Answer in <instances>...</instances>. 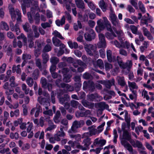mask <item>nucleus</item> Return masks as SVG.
Listing matches in <instances>:
<instances>
[{"instance_id":"obj_55","label":"nucleus","mask_w":154,"mask_h":154,"mask_svg":"<svg viewBox=\"0 0 154 154\" xmlns=\"http://www.w3.org/2000/svg\"><path fill=\"white\" fill-rule=\"evenodd\" d=\"M138 6L139 9L140 10L141 12L143 13H145L146 12L145 8L144 5L141 1H139L138 2Z\"/></svg>"},{"instance_id":"obj_1","label":"nucleus","mask_w":154,"mask_h":154,"mask_svg":"<svg viewBox=\"0 0 154 154\" xmlns=\"http://www.w3.org/2000/svg\"><path fill=\"white\" fill-rule=\"evenodd\" d=\"M103 21L102 19H100L97 21L98 25V27H96V29L98 32H100L101 30H104L105 28L107 30L110 32H112L113 30L112 28L111 25L106 17H103Z\"/></svg>"},{"instance_id":"obj_23","label":"nucleus","mask_w":154,"mask_h":154,"mask_svg":"<svg viewBox=\"0 0 154 154\" xmlns=\"http://www.w3.org/2000/svg\"><path fill=\"white\" fill-rule=\"evenodd\" d=\"M61 115L60 111L59 110L57 111L53 118L54 121L55 123H59L60 122L59 118Z\"/></svg>"},{"instance_id":"obj_10","label":"nucleus","mask_w":154,"mask_h":154,"mask_svg":"<svg viewBox=\"0 0 154 154\" xmlns=\"http://www.w3.org/2000/svg\"><path fill=\"white\" fill-rule=\"evenodd\" d=\"M95 33L94 31L91 29L90 31V33L88 32L86 33L84 35V37L86 40L90 41L95 38Z\"/></svg>"},{"instance_id":"obj_13","label":"nucleus","mask_w":154,"mask_h":154,"mask_svg":"<svg viewBox=\"0 0 154 154\" xmlns=\"http://www.w3.org/2000/svg\"><path fill=\"white\" fill-rule=\"evenodd\" d=\"M10 24L11 30L13 32H16L17 35H19L20 33V30L18 24L16 23L14 25L13 23L11 22Z\"/></svg>"},{"instance_id":"obj_53","label":"nucleus","mask_w":154,"mask_h":154,"mask_svg":"<svg viewBox=\"0 0 154 154\" xmlns=\"http://www.w3.org/2000/svg\"><path fill=\"white\" fill-rule=\"evenodd\" d=\"M23 27L24 31L26 32H29L30 30V26L28 23H26L23 25Z\"/></svg>"},{"instance_id":"obj_50","label":"nucleus","mask_w":154,"mask_h":154,"mask_svg":"<svg viewBox=\"0 0 154 154\" xmlns=\"http://www.w3.org/2000/svg\"><path fill=\"white\" fill-rule=\"evenodd\" d=\"M96 63L97 66H99L101 69H104L103 63L101 60H98L96 61Z\"/></svg>"},{"instance_id":"obj_48","label":"nucleus","mask_w":154,"mask_h":154,"mask_svg":"<svg viewBox=\"0 0 154 154\" xmlns=\"http://www.w3.org/2000/svg\"><path fill=\"white\" fill-rule=\"evenodd\" d=\"M97 47L99 48H105L106 47V42H99L97 45Z\"/></svg>"},{"instance_id":"obj_25","label":"nucleus","mask_w":154,"mask_h":154,"mask_svg":"<svg viewBox=\"0 0 154 154\" xmlns=\"http://www.w3.org/2000/svg\"><path fill=\"white\" fill-rule=\"evenodd\" d=\"M75 2L78 8L82 9L85 8L84 3L82 0H75Z\"/></svg>"},{"instance_id":"obj_7","label":"nucleus","mask_w":154,"mask_h":154,"mask_svg":"<svg viewBox=\"0 0 154 154\" xmlns=\"http://www.w3.org/2000/svg\"><path fill=\"white\" fill-rule=\"evenodd\" d=\"M84 124L85 122L83 120H75L72 123L71 129L73 132H76L78 128L82 127Z\"/></svg>"},{"instance_id":"obj_39","label":"nucleus","mask_w":154,"mask_h":154,"mask_svg":"<svg viewBox=\"0 0 154 154\" xmlns=\"http://www.w3.org/2000/svg\"><path fill=\"white\" fill-rule=\"evenodd\" d=\"M141 96L143 97L144 98L146 99L147 100H149L150 97L148 95L147 91L145 90H143L142 91Z\"/></svg>"},{"instance_id":"obj_61","label":"nucleus","mask_w":154,"mask_h":154,"mask_svg":"<svg viewBox=\"0 0 154 154\" xmlns=\"http://www.w3.org/2000/svg\"><path fill=\"white\" fill-rule=\"evenodd\" d=\"M51 45L50 44H47L44 47L43 51L45 52H48L51 51Z\"/></svg>"},{"instance_id":"obj_17","label":"nucleus","mask_w":154,"mask_h":154,"mask_svg":"<svg viewBox=\"0 0 154 154\" xmlns=\"http://www.w3.org/2000/svg\"><path fill=\"white\" fill-rule=\"evenodd\" d=\"M96 126L93 125L88 128V129L89 131V133L88 135H90L92 136L93 135H95L97 132V130L95 128Z\"/></svg>"},{"instance_id":"obj_30","label":"nucleus","mask_w":154,"mask_h":154,"mask_svg":"<svg viewBox=\"0 0 154 154\" xmlns=\"http://www.w3.org/2000/svg\"><path fill=\"white\" fill-rule=\"evenodd\" d=\"M35 82L33 79L30 77H28L26 80V83L29 87H32Z\"/></svg>"},{"instance_id":"obj_33","label":"nucleus","mask_w":154,"mask_h":154,"mask_svg":"<svg viewBox=\"0 0 154 154\" xmlns=\"http://www.w3.org/2000/svg\"><path fill=\"white\" fill-rule=\"evenodd\" d=\"M68 43L69 47L72 49L73 48L77 49L78 47V43L75 42H73L71 41H69L68 42Z\"/></svg>"},{"instance_id":"obj_56","label":"nucleus","mask_w":154,"mask_h":154,"mask_svg":"<svg viewBox=\"0 0 154 154\" xmlns=\"http://www.w3.org/2000/svg\"><path fill=\"white\" fill-rule=\"evenodd\" d=\"M19 137V134L17 132H16L14 134L13 133H11L10 135V137L11 139H15L16 140L18 139Z\"/></svg>"},{"instance_id":"obj_60","label":"nucleus","mask_w":154,"mask_h":154,"mask_svg":"<svg viewBox=\"0 0 154 154\" xmlns=\"http://www.w3.org/2000/svg\"><path fill=\"white\" fill-rule=\"evenodd\" d=\"M125 122H127L128 125H129L130 124L131 119L130 117L128 116V113L126 112L125 114Z\"/></svg>"},{"instance_id":"obj_42","label":"nucleus","mask_w":154,"mask_h":154,"mask_svg":"<svg viewBox=\"0 0 154 154\" xmlns=\"http://www.w3.org/2000/svg\"><path fill=\"white\" fill-rule=\"evenodd\" d=\"M82 103L84 106L85 107H88L89 108L93 107L94 105V103H91L90 104L89 103L84 100L82 101Z\"/></svg>"},{"instance_id":"obj_24","label":"nucleus","mask_w":154,"mask_h":154,"mask_svg":"<svg viewBox=\"0 0 154 154\" xmlns=\"http://www.w3.org/2000/svg\"><path fill=\"white\" fill-rule=\"evenodd\" d=\"M45 133L43 131L41 132L38 131L34 135V137L36 138H39V139H43L44 138Z\"/></svg>"},{"instance_id":"obj_51","label":"nucleus","mask_w":154,"mask_h":154,"mask_svg":"<svg viewBox=\"0 0 154 154\" xmlns=\"http://www.w3.org/2000/svg\"><path fill=\"white\" fill-rule=\"evenodd\" d=\"M45 116H46V118L49 116H52L53 115L52 111L51 109H49L48 110L44 111L43 112Z\"/></svg>"},{"instance_id":"obj_34","label":"nucleus","mask_w":154,"mask_h":154,"mask_svg":"<svg viewBox=\"0 0 154 154\" xmlns=\"http://www.w3.org/2000/svg\"><path fill=\"white\" fill-rule=\"evenodd\" d=\"M15 78L12 76L11 77L10 79V85L11 87H14L17 86L18 84L16 83L15 82Z\"/></svg>"},{"instance_id":"obj_58","label":"nucleus","mask_w":154,"mask_h":154,"mask_svg":"<svg viewBox=\"0 0 154 154\" xmlns=\"http://www.w3.org/2000/svg\"><path fill=\"white\" fill-rule=\"evenodd\" d=\"M130 29L132 32L135 34H137V31L138 30L137 27L133 25L130 26Z\"/></svg>"},{"instance_id":"obj_64","label":"nucleus","mask_w":154,"mask_h":154,"mask_svg":"<svg viewBox=\"0 0 154 154\" xmlns=\"http://www.w3.org/2000/svg\"><path fill=\"white\" fill-rule=\"evenodd\" d=\"M82 85V84L80 82H77L75 84V88L76 91H78L80 90Z\"/></svg>"},{"instance_id":"obj_28","label":"nucleus","mask_w":154,"mask_h":154,"mask_svg":"<svg viewBox=\"0 0 154 154\" xmlns=\"http://www.w3.org/2000/svg\"><path fill=\"white\" fill-rule=\"evenodd\" d=\"M99 5L103 12L106 11L107 10V5L103 0H101L100 2Z\"/></svg>"},{"instance_id":"obj_38","label":"nucleus","mask_w":154,"mask_h":154,"mask_svg":"<svg viewBox=\"0 0 154 154\" xmlns=\"http://www.w3.org/2000/svg\"><path fill=\"white\" fill-rule=\"evenodd\" d=\"M52 34L54 35V37H55L56 38H58L61 39H64V38L62 36L60 33L56 30L52 32Z\"/></svg>"},{"instance_id":"obj_57","label":"nucleus","mask_w":154,"mask_h":154,"mask_svg":"<svg viewBox=\"0 0 154 154\" xmlns=\"http://www.w3.org/2000/svg\"><path fill=\"white\" fill-rule=\"evenodd\" d=\"M111 43L112 44L115 45L116 47L119 48H120L122 47V44H120L119 42L116 40L112 41L111 42Z\"/></svg>"},{"instance_id":"obj_37","label":"nucleus","mask_w":154,"mask_h":154,"mask_svg":"<svg viewBox=\"0 0 154 154\" xmlns=\"http://www.w3.org/2000/svg\"><path fill=\"white\" fill-rule=\"evenodd\" d=\"M1 27L2 29L3 30H5L6 31H8L9 30V28L8 26L7 23L4 21L1 22V25L0 27Z\"/></svg>"},{"instance_id":"obj_54","label":"nucleus","mask_w":154,"mask_h":154,"mask_svg":"<svg viewBox=\"0 0 154 154\" xmlns=\"http://www.w3.org/2000/svg\"><path fill=\"white\" fill-rule=\"evenodd\" d=\"M132 94L129 95V97L131 100L136 99L137 97V91H131Z\"/></svg>"},{"instance_id":"obj_32","label":"nucleus","mask_w":154,"mask_h":154,"mask_svg":"<svg viewBox=\"0 0 154 154\" xmlns=\"http://www.w3.org/2000/svg\"><path fill=\"white\" fill-rule=\"evenodd\" d=\"M117 60L119 65L121 67L124 69L128 68L126 64V63H123L120 57L117 56Z\"/></svg>"},{"instance_id":"obj_8","label":"nucleus","mask_w":154,"mask_h":154,"mask_svg":"<svg viewBox=\"0 0 154 154\" xmlns=\"http://www.w3.org/2000/svg\"><path fill=\"white\" fill-rule=\"evenodd\" d=\"M88 133H85L83 134L82 137V138H85L82 144L83 146L85 148L88 147L91 144V139L88 137Z\"/></svg>"},{"instance_id":"obj_29","label":"nucleus","mask_w":154,"mask_h":154,"mask_svg":"<svg viewBox=\"0 0 154 154\" xmlns=\"http://www.w3.org/2000/svg\"><path fill=\"white\" fill-rule=\"evenodd\" d=\"M110 32V33L107 32L105 34V36L107 39H113L114 37H116V35L113 31H112V32Z\"/></svg>"},{"instance_id":"obj_12","label":"nucleus","mask_w":154,"mask_h":154,"mask_svg":"<svg viewBox=\"0 0 154 154\" xmlns=\"http://www.w3.org/2000/svg\"><path fill=\"white\" fill-rule=\"evenodd\" d=\"M100 83L104 85L107 88L109 89L112 85H115V80L114 79H112L106 81H101Z\"/></svg>"},{"instance_id":"obj_63","label":"nucleus","mask_w":154,"mask_h":154,"mask_svg":"<svg viewBox=\"0 0 154 154\" xmlns=\"http://www.w3.org/2000/svg\"><path fill=\"white\" fill-rule=\"evenodd\" d=\"M96 93L94 94H88L87 95V97L88 100L91 101H93L94 100H95Z\"/></svg>"},{"instance_id":"obj_62","label":"nucleus","mask_w":154,"mask_h":154,"mask_svg":"<svg viewBox=\"0 0 154 154\" xmlns=\"http://www.w3.org/2000/svg\"><path fill=\"white\" fill-rule=\"evenodd\" d=\"M63 88H66L67 91H72L74 90L73 87L68 84H65V86Z\"/></svg>"},{"instance_id":"obj_44","label":"nucleus","mask_w":154,"mask_h":154,"mask_svg":"<svg viewBox=\"0 0 154 154\" xmlns=\"http://www.w3.org/2000/svg\"><path fill=\"white\" fill-rule=\"evenodd\" d=\"M41 61V60L37 58L35 59V64L36 66L39 68L40 70H42L43 69L42 66Z\"/></svg>"},{"instance_id":"obj_27","label":"nucleus","mask_w":154,"mask_h":154,"mask_svg":"<svg viewBox=\"0 0 154 154\" xmlns=\"http://www.w3.org/2000/svg\"><path fill=\"white\" fill-rule=\"evenodd\" d=\"M97 106L101 110H103L105 109H107L109 108L108 105L106 104V103L104 102H102L98 103L97 104Z\"/></svg>"},{"instance_id":"obj_45","label":"nucleus","mask_w":154,"mask_h":154,"mask_svg":"<svg viewBox=\"0 0 154 154\" xmlns=\"http://www.w3.org/2000/svg\"><path fill=\"white\" fill-rule=\"evenodd\" d=\"M94 85L92 82H88V89L91 92L93 91L94 90Z\"/></svg>"},{"instance_id":"obj_31","label":"nucleus","mask_w":154,"mask_h":154,"mask_svg":"<svg viewBox=\"0 0 154 154\" xmlns=\"http://www.w3.org/2000/svg\"><path fill=\"white\" fill-rule=\"evenodd\" d=\"M20 65H18L17 66L16 65H13L12 68L13 72L14 73L16 72L17 73L20 74L21 70L20 68Z\"/></svg>"},{"instance_id":"obj_46","label":"nucleus","mask_w":154,"mask_h":154,"mask_svg":"<svg viewBox=\"0 0 154 154\" xmlns=\"http://www.w3.org/2000/svg\"><path fill=\"white\" fill-rule=\"evenodd\" d=\"M41 83L42 87L44 88H47V85L48 83H47L46 79L44 77H42L41 79Z\"/></svg>"},{"instance_id":"obj_47","label":"nucleus","mask_w":154,"mask_h":154,"mask_svg":"<svg viewBox=\"0 0 154 154\" xmlns=\"http://www.w3.org/2000/svg\"><path fill=\"white\" fill-rule=\"evenodd\" d=\"M105 70L106 71H109L113 67L111 64L107 62H105Z\"/></svg>"},{"instance_id":"obj_20","label":"nucleus","mask_w":154,"mask_h":154,"mask_svg":"<svg viewBox=\"0 0 154 154\" xmlns=\"http://www.w3.org/2000/svg\"><path fill=\"white\" fill-rule=\"evenodd\" d=\"M123 138L122 139L126 140L130 142L131 140H132L131 138L130 134L126 130H124L123 131Z\"/></svg>"},{"instance_id":"obj_16","label":"nucleus","mask_w":154,"mask_h":154,"mask_svg":"<svg viewBox=\"0 0 154 154\" xmlns=\"http://www.w3.org/2000/svg\"><path fill=\"white\" fill-rule=\"evenodd\" d=\"M128 87L131 91H136V90L138 89V86L135 82L128 81Z\"/></svg>"},{"instance_id":"obj_18","label":"nucleus","mask_w":154,"mask_h":154,"mask_svg":"<svg viewBox=\"0 0 154 154\" xmlns=\"http://www.w3.org/2000/svg\"><path fill=\"white\" fill-rule=\"evenodd\" d=\"M35 13V9L33 8H31V11L29 12H28L27 13V16L29 20L30 23L33 22V20L32 17V15H34Z\"/></svg>"},{"instance_id":"obj_19","label":"nucleus","mask_w":154,"mask_h":154,"mask_svg":"<svg viewBox=\"0 0 154 154\" xmlns=\"http://www.w3.org/2000/svg\"><path fill=\"white\" fill-rule=\"evenodd\" d=\"M106 55L108 61L109 62L115 60L114 57L112 56V51L110 50L106 51Z\"/></svg>"},{"instance_id":"obj_52","label":"nucleus","mask_w":154,"mask_h":154,"mask_svg":"<svg viewBox=\"0 0 154 154\" xmlns=\"http://www.w3.org/2000/svg\"><path fill=\"white\" fill-rule=\"evenodd\" d=\"M39 71L38 69H35L34 71L32 77L34 80H36L38 79L39 76Z\"/></svg>"},{"instance_id":"obj_15","label":"nucleus","mask_w":154,"mask_h":154,"mask_svg":"<svg viewBox=\"0 0 154 154\" xmlns=\"http://www.w3.org/2000/svg\"><path fill=\"white\" fill-rule=\"evenodd\" d=\"M118 84L122 87L127 86L124 77L123 76H117L116 78Z\"/></svg>"},{"instance_id":"obj_11","label":"nucleus","mask_w":154,"mask_h":154,"mask_svg":"<svg viewBox=\"0 0 154 154\" xmlns=\"http://www.w3.org/2000/svg\"><path fill=\"white\" fill-rule=\"evenodd\" d=\"M121 143L122 145L126 149L131 153L132 154V152L134 151H133V148L131 145L128 143L125 140L122 139L121 141Z\"/></svg>"},{"instance_id":"obj_41","label":"nucleus","mask_w":154,"mask_h":154,"mask_svg":"<svg viewBox=\"0 0 154 154\" xmlns=\"http://www.w3.org/2000/svg\"><path fill=\"white\" fill-rule=\"evenodd\" d=\"M61 79H57L55 82L56 85L59 88H64L65 85V84L64 83H61Z\"/></svg>"},{"instance_id":"obj_3","label":"nucleus","mask_w":154,"mask_h":154,"mask_svg":"<svg viewBox=\"0 0 154 154\" xmlns=\"http://www.w3.org/2000/svg\"><path fill=\"white\" fill-rule=\"evenodd\" d=\"M147 16H144L141 20L140 25L142 26L146 25V27L149 26H150V31L151 33L154 34V28L150 25H148V23H152L153 20L152 17L149 15V13H147Z\"/></svg>"},{"instance_id":"obj_36","label":"nucleus","mask_w":154,"mask_h":154,"mask_svg":"<svg viewBox=\"0 0 154 154\" xmlns=\"http://www.w3.org/2000/svg\"><path fill=\"white\" fill-rule=\"evenodd\" d=\"M42 57L43 59V63L45 64L49 59V55L46 53L45 52L42 54Z\"/></svg>"},{"instance_id":"obj_21","label":"nucleus","mask_w":154,"mask_h":154,"mask_svg":"<svg viewBox=\"0 0 154 154\" xmlns=\"http://www.w3.org/2000/svg\"><path fill=\"white\" fill-rule=\"evenodd\" d=\"M65 17L63 16L60 20L57 19L55 21V23L58 26H62L65 23Z\"/></svg>"},{"instance_id":"obj_59","label":"nucleus","mask_w":154,"mask_h":154,"mask_svg":"<svg viewBox=\"0 0 154 154\" xmlns=\"http://www.w3.org/2000/svg\"><path fill=\"white\" fill-rule=\"evenodd\" d=\"M38 100L41 104L43 105H45L46 103H47L45 98H42L41 97H38Z\"/></svg>"},{"instance_id":"obj_43","label":"nucleus","mask_w":154,"mask_h":154,"mask_svg":"<svg viewBox=\"0 0 154 154\" xmlns=\"http://www.w3.org/2000/svg\"><path fill=\"white\" fill-rule=\"evenodd\" d=\"M64 127L63 126H60V131H58L57 133V134L59 137H63L65 136V133L63 131V129Z\"/></svg>"},{"instance_id":"obj_26","label":"nucleus","mask_w":154,"mask_h":154,"mask_svg":"<svg viewBox=\"0 0 154 154\" xmlns=\"http://www.w3.org/2000/svg\"><path fill=\"white\" fill-rule=\"evenodd\" d=\"M120 43L122 44V47L127 49L129 50L131 47V44L128 41L123 42L122 41H120Z\"/></svg>"},{"instance_id":"obj_5","label":"nucleus","mask_w":154,"mask_h":154,"mask_svg":"<svg viewBox=\"0 0 154 154\" xmlns=\"http://www.w3.org/2000/svg\"><path fill=\"white\" fill-rule=\"evenodd\" d=\"M85 48L88 54L92 56L94 54H96L97 56H98V52L96 51L97 47L96 45L91 44H86L85 45Z\"/></svg>"},{"instance_id":"obj_14","label":"nucleus","mask_w":154,"mask_h":154,"mask_svg":"<svg viewBox=\"0 0 154 154\" xmlns=\"http://www.w3.org/2000/svg\"><path fill=\"white\" fill-rule=\"evenodd\" d=\"M52 41L53 44L55 46H60L63 48L65 47V45L62 43L61 41L55 37L52 38Z\"/></svg>"},{"instance_id":"obj_2","label":"nucleus","mask_w":154,"mask_h":154,"mask_svg":"<svg viewBox=\"0 0 154 154\" xmlns=\"http://www.w3.org/2000/svg\"><path fill=\"white\" fill-rule=\"evenodd\" d=\"M8 9L9 12L11 15L12 19L13 21L15 20L16 18V15L17 16V20L18 21L21 22V17L22 16L20 11V10L16 9L14 10V8L12 7V6L10 5L8 6Z\"/></svg>"},{"instance_id":"obj_9","label":"nucleus","mask_w":154,"mask_h":154,"mask_svg":"<svg viewBox=\"0 0 154 154\" xmlns=\"http://www.w3.org/2000/svg\"><path fill=\"white\" fill-rule=\"evenodd\" d=\"M130 143L134 147H137L142 150H145V148L143 145L142 143L138 140L134 141L133 139L131 140Z\"/></svg>"},{"instance_id":"obj_35","label":"nucleus","mask_w":154,"mask_h":154,"mask_svg":"<svg viewBox=\"0 0 154 154\" xmlns=\"http://www.w3.org/2000/svg\"><path fill=\"white\" fill-rule=\"evenodd\" d=\"M21 87L22 90L24 92L25 94L26 95L28 94L29 89L27 87L26 85L24 83H23L21 85Z\"/></svg>"},{"instance_id":"obj_22","label":"nucleus","mask_w":154,"mask_h":154,"mask_svg":"<svg viewBox=\"0 0 154 154\" xmlns=\"http://www.w3.org/2000/svg\"><path fill=\"white\" fill-rule=\"evenodd\" d=\"M114 31L115 33L118 36V38L119 40H123V38H121V36H123L124 35V33L123 31L120 29H115L114 30Z\"/></svg>"},{"instance_id":"obj_40","label":"nucleus","mask_w":154,"mask_h":154,"mask_svg":"<svg viewBox=\"0 0 154 154\" xmlns=\"http://www.w3.org/2000/svg\"><path fill=\"white\" fill-rule=\"evenodd\" d=\"M73 28L75 31L78 30L79 28L81 29L82 25L81 22L78 20L77 21V23H74L73 25Z\"/></svg>"},{"instance_id":"obj_4","label":"nucleus","mask_w":154,"mask_h":154,"mask_svg":"<svg viewBox=\"0 0 154 154\" xmlns=\"http://www.w3.org/2000/svg\"><path fill=\"white\" fill-rule=\"evenodd\" d=\"M110 12L109 15V17L112 24L116 26L120 27L121 25L119 21L111 7H110Z\"/></svg>"},{"instance_id":"obj_6","label":"nucleus","mask_w":154,"mask_h":154,"mask_svg":"<svg viewBox=\"0 0 154 154\" xmlns=\"http://www.w3.org/2000/svg\"><path fill=\"white\" fill-rule=\"evenodd\" d=\"M60 103L62 105H64V106L66 109H67L70 106L69 103L70 100V96L67 94H65L63 97H61L59 98Z\"/></svg>"},{"instance_id":"obj_49","label":"nucleus","mask_w":154,"mask_h":154,"mask_svg":"<svg viewBox=\"0 0 154 154\" xmlns=\"http://www.w3.org/2000/svg\"><path fill=\"white\" fill-rule=\"evenodd\" d=\"M50 61L52 64L56 65L59 62V59L57 57H54L50 58Z\"/></svg>"}]
</instances>
